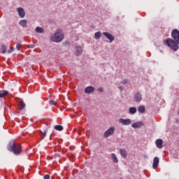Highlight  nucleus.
Here are the masks:
<instances>
[{
  "mask_svg": "<svg viewBox=\"0 0 179 179\" xmlns=\"http://www.w3.org/2000/svg\"><path fill=\"white\" fill-rule=\"evenodd\" d=\"M118 89H120V90L121 92H122V91L124 90V87L120 86V87H118Z\"/></svg>",
  "mask_w": 179,
  "mask_h": 179,
  "instance_id": "473e14b6",
  "label": "nucleus"
},
{
  "mask_svg": "<svg viewBox=\"0 0 179 179\" xmlns=\"http://www.w3.org/2000/svg\"><path fill=\"white\" fill-rule=\"evenodd\" d=\"M49 104L50 106H57V102L54 100H50L49 101Z\"/></svg>",
  "mask_w": 179,
  "mask_h": 179,
  "instance_id": "393cba45",
  "label": "nucleus"
},
{
  "mask_svg": "<svg viewBox=\"0 0 179 179\" xmlns=\"http://www.w3.org/2000/svg\"><path fill=\"white\" fill-rule=\"evenodd\" d=\"M111 159L114 163H118V158H117V155H115V154H111Z\"/></svg>",
  "mask_w": 179,
  "mask_h": 179,
  "instance_id": "a211bd4d",
  "label": "nucleus"
},
{
  "mask_svg": "<svg viewBox=\"0 0 179 179\" xmlns=\"http://www.w3.org/2000/svg\"><path fill=\"white\" fill-rule=\"evenodd\" d=\"M84 92L85 93H87V94H90V93H93V92H94V87L88 86L85 89Z\"/></svg>",
  "mask_w": 179,
  "mask_h": 179,
  "instance_id": "f8f14e48",
  "label": "nucleus"
},
{
  "mask_svg": "<svg viewBox=\"0 0 179 179\" xmlns=\"http://www.w3.org/2000/svg\"><path fill=\"white\" fill-rule=\"evenodd\" d=\"M142 125V122H136L131 124L132 128H139Z\"/></svg>",
  "mask_w": 179,
  "mask_h": 179,
  "instance_id": "4468645a",
  "label": "nucleus"
},
{
  "mask_svg": "<svg viewBox=\"0 0 179 179\" xmlns=\"http://www.w3.org/2000/svg\"><path fill=\"white\" fill-rule=\"evenodd\" d=\"M133 99L136 103H141V101H142V94H141V92H136L134 95Z\"/></svg>",
  "mask_w": 179,
  "mask_h": 179,
  "instance_id": "39448f33",
  "label": "nucleus"
},
{
  "mask_svg": "<svg viewBox=\"0 0 179 179\" xmlns=\"http://www.w3.org/2000/svg\"><path fill=\"white\" fill-rule=\"evenodd\" d=\"M21 47H22V45H20V43H17L16 48H17V51H20Z\"/></svg>",
  "mask_w": 179,
  "mask_h": 179,
  "instance_id": "cd10ccee",
  "label": "nucleus"
},
{
  "mask_svg": "<svg viewBox=\"0 0 179 179\" xmlns=\"http://www.w3.org/2000/svg\"><path fill=\"white\" fill-rule=\"evenodd\" d=\"M148 156H145V158L147 159Z\"/></svg>",
  "mask_w": 179,
  "mask_h": 179,
  "instance_id": "72a5a7b5",
  "label": "nucleus"
},
{
  "mask_svg": "<svg viewBox=\"0 0 179 179\" xmlns=\"http://www.w3.org/2000/svg\"><path fill=\"white\" fill-rule=\"evenodd\" d=\"M155 144L157 148H158V149L163 148V140L162 138L157 139L155 141Z\"/></svg>",
  "mask_w": 179,
  "mask_h": 179,
  "instance_id": "9b49d317",
  "label": "nucleus"
},
{
  "mask_svg": "<svg viewBox=\"0 0 179 179\" xmlns=\"http://www.w3.org/2000/svg\"><path fill=\"white\" fill-rule=\"evenodd\" d=\"M119 122L122 125H131V119L120 118Z\"/></svg>",
  "mask_w": 179,
  "mask_h": 179,
  "instance_id": "0eeeda50",
  "label": "nucleus"
},
{
  "mask_svg": "<svg viewBox=\"0 0 179 179\" xmlns=\"http://www.w3.org/2000/svg\"><path fill=\"white\" fill-rule=\"evenodd\" d=\"M115 131V127H112L108 129L103 134L104 138H108V136H111V135H113Z\"/></svg>",
  "mask_w": 179,
  "mask_h": 179,
  "instance_id": "20e7f679",
  "label": "nucleus"
},
{
  "mask_svg": "<svg viewBox=\"0 0 179 179\" xmlns=\"http://www.w3.org/2000/svg\"><path fill=\"white\" fill-rule=\"evenodd\" d=\"M136 111H137V109L135 107H130L129 108V113H130L132 115L136 114Z\"/></svg>",
  "mask_w": 179,
  "mask_h": 179,
  "instance_id": "dca6fc26",
  "label": "nucleus"
},
{
  "mask_svg": "<svg viewBox=\"0 0 179 179\" xmlns=\"http://www.w3.org/2000/svg\"><path fill=\"white\" fill-rule=\"evenodd\" d=\"M15 51V48H10V50H8V53L10 54Z\"/></svg>",
  "mask_w": 179,
  "mask_h": 179,
  "instance_id": "c85d7f7f",
  "label": "nucleus"
},
{
  "mask_svg": "<svg viewBox=\"0 0 179 179\" xmlns=\"http://www.w3.org/2000/svg\"><path fill=\"white\" fill-rule=\"evenodd\" d=\"M20 24L22 27H26V26L27 25V21L26 20H22L20 21Z\"/></svg>",
  "mask_w": 179,
  "mask_h": 179,
  "instance_id": "aec40b11",
  "label": "nucleus"
},
{
  "mask_svg": "<svg viewBox=\"0 0 179 179\" xmlns=\"http://www.w3.org/2000/svg\"><path fill=\"white\" fill-rule=\"evenodd\" d=\"M35 30H36V32L39 33V34H43V33H44L43 28L40 27H36Z\"/></svg>",
  "mask_w": 179,
  "mask_h": 179,
  "instance_id": "2eb2a0df",
  "label": "nucleus"
},
{
  "mask_svg": "<svg viewBox=\"0 0 179 179\" xmlns=\"http://www.w3.org/2000/svg\"><path fill=\"white\" fill-rule=\"evenodd\" d=\"M129 82V80H128V79H124L123 80H122L121 82H120V83L122 84V85H127V83H128Z\"/></svg>",
  "mask_w": 179,
  "mask_h": 179,
  "instance_id": "a878e982",
  "label": "nucleus"
},
{
  "mask_svg": "<svg viewBox=\"0 0 179 179\" xmlns=\"http://www.w3.org/2000/svg\"><path fill=\"white\" fill-rule=\"evenodd\" d=\"M52 41L55 43H61L64 40V34L59 29H57L54 35L51 36Z\"/></svg>",
  "mask_w": 179,
  "mask_h": 179,
  "instance_id": "7ed1b4c3",
  "label": "nucleus"
},
{
  "mask_svg": "<svg viewBox=\"0 0 179 179\" xmlns=\"http://www.w3.org/2000/svg\"><path fill=\"white\" fill-rule=\"evenodd\" d=\"M7 149L9 152H13L14 155H20L22 152V146L20 144L15 143V140L10 141Z\"/></svg>",
  "mask_w": 179,
  "mask_h": 179,
  "instance_id": "f03ea898",
  "label": "nucleus"
},
{
  "mask_svg": "<svg viewBox=\"0 0 179 179\" xmlns=\"http://www.w3.org/2000/svg\"><path fill=\"white\" fill-rule=\"evenodd\" d=\"M82 52H83V50L82 49V47L81 46H76V47L75 55L76 57H80V55H82Z\"/></svg>",
  "mask_w": 179,
  "mask_h": 179,
  "instance_id": "9d476101",
  "label": "nucleus"
},
{
  "mask_svg": "<svg viewBox=\"0 0 179 179\" xmlns=\"http://www.w3.org/2000/svg\"><path fill=\"white\" fill-rule=\"evenodd\" d=\"M17 11L20 17L23 18L24 16H26V12H24V9H23V8H17Z\"/></svg>",
  "mask_w": 179,
  "mask_h": 179,
  "instance_id": "1a4fd4ad",
  "label": "nucleus"
},
{
  "mask_svg": "<svg viewBox=\"0 0 179 179\" xmlns=\"http://www.w3.org/2000/svg\"><path fill=\"white\" fill-rule=\"evenodd\" d=\"M8 49V47L5 45H1V53L5 54L6 52V50Z\"/></svg>",
  "mask_w": 179,
  "mask_h": 179,
  "instance_id": "b1692460",
  "label": "nucleus"
},
{
  "mask_svg": "<svg viewBox=\"0 0 179 179\" xmlns=\"http://www.w3.org/2000/svg\"><path fill=\"white\" fill-rule=\"evenodd\" d=\"M160 162V159L157 157H154L153 163H152V169L154 170H156L157 167H159V162Z\"/></svg>",
  "mask_w": 179,
  "mask_h": 179,
  "instance_id": "6e6552de",
  "label": "nucleus"
},
{
  "mask_svg": "<svg viewBox=\"0 0 179 179\" xmlns=\"http://www.w3.org/2000/svg\"><path fill=\"white\" fill-rule=\"evenodd\" d=\"M120 155L123 159H127V157L128 156V153L127 152V150L125 149H120Z\"/></svg>",
  "mask_w": 179,
  "mask_h": 179,
  "instance_id": "ddd939ff",
  "label": "nucleus"
},
{
  "mask_svg": "<svg viewBox=\"0 0 179 179\" xmlns=\"http://www.w3.org/2000/svg\"><path fill=\"white\" fill-rule=\"evenodd\" d=\"M120 179H122V178H120Z\"/></svg>",
  "mask_w": 179,
  "mask_h": 179,
  "instance_id": "f704fd0d",
  "label": "nucleus"
},
{
  "mask_svg": "<svg viewBox=\"0 0 179 179\" xmlns=\"http://www.w3.org/2000/svg\"><path fill=\"white\" fill-rule=\"evenodd\" d=\"M103 35L105 36L109 40L110 43H113L114 40H115V38L113 34L108 33V32H103Z\"/></svg>",
  "mask_w": 179,
  "mask_h": 179,
  "instance_id": "423d86ee",
  "label": "nucleus"
},
{
  "mask_svg": "<svg viewBox=\"0 0 179 179\" xmlns=\"http://www.w3.org/2000/svg\"><path fill=\"white\" fill-rule=\"evenodd\" d=\"M43 178H44V179H49V178H50V175H45V176H43Z\"/></svg>",
  "mask_w": 179,
  "mask_h": 179,
  "instance_id": "2f4dec72",
  "label": "nucleus"
},
{
  "mask_svg": "<svg viewBox=\"0 0 179 179\" xmlns=\"http://www.w3.org/2000/svg\"><path fill=\"white\" fill-rule=\"evenodd\" d=\"M34 47H36V45H34V44L28 45V48H34Z\"/></svg>",
  "mask_w": 179,
  "mask_h": 179,
  "instance_id": "c756f323",
  "label": "nucleus"
},
{
  "mask_svg": "<svg viewBox=\"0 0 179 179\" xmlns=\"http://www.w3.org/2000/svg\"><path fill=\"white\" fill-rule=\"evenodd\" d=\"M94 38L95 40H100L101 38V32L98 31L94 34Z\"/></svg>",
  "mask_w": 179,
  "mask_h": 179,
  "instance_id": "f3484780",
  "label": "nucleus"
},
{
  "mask_svg": "<svg viewBox=\"0 0 179 179\" xmlns=\"http://www.w3.org/2000/svg\"><path fill=\"white\" fill-rule=\"evenodd\" d=\"M145 106H139L138 108V111L141 114H143V113H145Z\"/></svg>",
  "mask_w": 179,
  "mask_h": 179,
  "instance_id": "6ab92c4d",
  "label": "nucleus"
},
{
  "mask_svg": "<svg viewBox=\"0 0 179 179\" xmlns=\"http://www.w3.org/2000/svg\"><path fill=\"white\" fill-rule=\"evenodd\" d=\"M98 91L100 92L101 93H103V87L98 88Z\"/></svg>",
  "mask_w": 179,
  "mask_h": 179,
  "instance_id": "7c9ffc66",
  "label": "nucleus"
},
{
  "mask_svg": "<svg viewBox=\"0 0 179 179\" xmlns=\"http://www.w3.org/2000/svg\"><path fill=\"white\" fill-rule=\"evenodd\" d=\"M171 37L173 39L167 38L165 43L169 48H171L173 51H178L179 48V30L177 29L172 30Z\"/></svg>",
  "mask_w": 179,
  "mask_h": 179,
  "instance_id": "f257e3e1",
  "label": "nucleus"
},
{
  "mask_svg": "<svg viewBox=\"0 0 179 179\" xmlns=\"http://www.w3.org/2000/svg\"><path fill=\"white\" fill-rule=\"evenodd\" d=\"M55 129L56 131H64V127H62V125H55Z\"/></svg>",
  "mask_w": 179,
  "mask_h": 179,
  "instance_id": "5701e85b",
  "label": "nucleus"
},
{
  "mask_svg": "<svg viewBox=\"0 0 179 179\" xmlns=\"http://www.w3.org/2000/svg\"><path fill=\"white\" fill-rule=\"evenodd\" d=\"M8 91H5L3 90L0 92V99H2V97H5V96H6V94H8Z\"/></svg>",
  "mask_w": 179,
  "mask_h": 179,
  "instance_id": "4be33fe9",
  "label": "nucleus"
},
{
  "mask_svg": "<svg viewBox=\"0 0 179 179\" xmlns=\"http://www.w3.org/2000/svg\"><path fill=\"white\" fill-rule=\"evenodd\" d=\"M26 107V103H24V102L21 101L19 103V107L18 109L19 110H23V108H24Z\"/></svg>",
  "mask_w": 179,
  "mask_h": 179,
  "instance_id": "412c9836",
  "label": "nucleus"
},
{
  "mask_svg": "<svg viewBox=\"0 0 179 179\" xmlns=\"http://www.w3.org/2000/svg\"><path fill=\"white\" fill-rule=\"evenodd\" d=\"M41 134H43V136L41 138V139L43 140V139H44L45 138V136H47V131L45 130H44L43 132L41 131Z\"/></svg>",
  "mask_w": 179,
  "mask_h": 179,
  "instance_id": "bb28decb",
  "label": "nucleus"
}]
</instances>
